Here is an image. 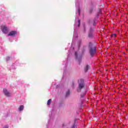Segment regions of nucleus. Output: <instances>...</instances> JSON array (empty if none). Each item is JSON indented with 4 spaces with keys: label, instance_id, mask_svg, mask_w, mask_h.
<instances>
[{
    "label": "nucleus",
    "instance_id": "nucleus-1",
    "mask_svg": "<svg viewBox=\"0 0 128 128\" xmlns=\"http://www.w3.org/2000/svg\"><path fill=\"white\" fill-rule=\"evenodd\" d=\"M89 54L90 56H94L96 54V46H94L92 42L88 44Z\"/></svg>",
    "mask_w": 128,
    "mask_h": 128
},
{
    "label": "nucleus",
    "instance_id": "nucleus-2",
    "mask_svg": "<svg viewBox=\"0 0 128 128\" xmlns=\"http://www.w3.org/2000/svg\"><path fill=\"white\" fill-rule=\"evenodd\" d=\"M86 86V84L84 83V79H80L78 80V87L77 88L78 92H80Z\"/></svg>",
    "mask_w": 128,
    "mask_h": 128
},
{
    "label": "nucleus",
    "instance_id": "nucleus-3",
    "mask_svg": "<svg viewBox=\"0 0 128 128\" xmlns=\"http://www.w3.org/2000/svg\"><path fill=\"white\" fill-rule=\"evenodd\" d=\"M94 27H90L88 32V37L89 38H94Z\"/></svg>",
    "mask_w": 128,
    "mask_h": 128
},
{
    "label": "nucleus",
    "instance_id": "nucleus-4",
    "mask_svg": "<svg viewBox=\"0 0 128 128\" xmlns=\"http://www.w3.org/2000/svg\"><path fill=\"white\" fill-rule=\"evenodd\" d=\"M88 22L89 24L93 26V28H94V26H96V18L90 19Z\"/></svg>",
    "mask_w": 128,
    "mask_h": 128
},
{
    "label": "nucleus",
    "instance_id": "nucleus-5",
    "mask_svg": "<svg viewBox=\"0 0 128 128\" xmlns=\"http://www.w3.org/2000/svg\"><path fill=\"white\" fill-rule=\"evenodd\" d=\"M1 30L4 34H8L10 30V28L4 26H1Z\"/></svg>",
    "mask_w": 128,
    "mask_h": 128
},
{
    "label": "nucleus",
    "instance_id": "nucleus-6",
    "mask_svg": "<svg viewBox=\"0 0 128 128\" xmlns=\"http://www.w3.org/2000/svg\"><path fill=\"white\" fill-rule=\"evenodd\" d=\"M18 32L16 30H12L8 34V36H16Z\"/></svg>",
    "mask_w": 128,
    "mask_h": 128
},
{
    "label": "nucleus",
    "instance_id": "nucleus-7",
    "mask_svg": "<svg viewBox=\"0 0 128 128\" xmlns=\"http://www.w3.org/2000/svg\"><path fill=\"white\" fill-rule=\"evenodd\" d=\"M3 92L4 93L5 96H12V94L10 92H8V90H6V88L4 89Z\"/></svg>",
    "mask_w": 128,
    "mask_h": 128
},
{
    "label": "nucleus",
    "instance_id": "nucleus-8",
    "mask_svg": "<svg viewBox=\"0 0 128 128\" xmlns=\"http://www.w3.org/2000/svg\"><path fill=\"white\" fill-rule=\"evenodd\" d=\"M75 56L76 60H78L79 64H80V63L82 62V56H80L78 58V52H75Z\"/></svg>",
    "mask_w": 128,
    "mask_h": 128
},
{
    "label": "nucleus",
    "instance_id": "nucleus-9",
    "mask_svg": "<svg viewBox=\"0 0 128 128\" xmlns=\"http://www.w3.org/2000/svg\"><path fill=\"white\" fill-rule=\"evenodd\" d=\"M74 26H76V28H80V20H78V22H75Z\"/></svg>",
    "mask_w": 128,
    "mask_h": 128
},
{
    "label": "nucleus",
    "instance_id": "nucleus-10",
    "mask_svg": "<svg viewBox=\"0 0 128 128\" xmlns=\"http://www.w3.org/2000/svg\"><path fill=\"white\" fill-rule=\"evenodd\" d=\"M70 128H78V126H76V120H74V124Z\"/></svg>",
    "mask_w": 128,
    "mask_h": 128
},
{
    "label": "nucleus",
    "instance_id": "nucleus-11",
    "mask_svg": "<svg viewBox=\"0 0 128 128\" xmlns=\"http://www.w3.org/2000/svg\"><path fill=\"white\" fill-rule=\"evenodd\" d=\"M100 14H102V10H100L96 14V17L94 18H96V20L100 18Z\"/></svg>",
    "mask_w": 128,
    "mask_h": 128
},
{
    "label": "nucleus",
    "instance_id": "nucleus-12",
    "mask_svg": "<svg viewBox=\"0 0 128 128\" xmlns=\"http://www.w3.org/2000/svg\"><path fill=\"white\" fill-rule=\"evenodd\" d=\"M76 14H78V16H80V7H78V9L76 12Z\"/></svg>",
    "mask_w": 128,
    "mask_h": 128
},
{
    "label": "nucleus",
    "instance_id": "nucleus-13",
    "mask_svg": "<svg viewBox=\"0 0 128 128\" xmlns=\"http://www.w3.org/2000/svg\"><path fill=\"white\" fill-rule=\"evenodd\" d=\"M24 105H21L19 108L20 112H22V110H24Z\"/></svg>",
    "mask_w": 128,
    "mask_h": 128
},
{
    "label": "nucleus",
    "instance_id": "nucleus-14",
    "mask_svg": "<svg viewBox=\"0 0 128 128\" xmlns=\"http://www.w3.org/2000/svg\"><path fill=\"white\" fill-rule=\"evenodd\" d=\"M88 68H89V66L88 65H87L85 68H84V72H88Z\"/></svg>",
    "mask_w": 128,
    "mask_h": 128
},
{
    "label": "nucleus",
    "instance_id": "nucleus-15",
    "mask_svg": "<svg viewBox=\"0 0 128 128\" xmlns=\"http://www.w3.org/2000/svg\"><path fill=\"white\" fill-rule=\"evenodd\" d=\"M52 102V99H50L48 100L47 104L48 106H50Z\"/></svg>",
    "mask_w": 128,
    "mask_h": 128
},
{
    "label": "nucleus",
    "instance_id": "nucleus-16",
    "mask_svg": "<svg viewBox=\"0 0 128 128\" xmlns=\"http://www.w3.org/2000/svg\"><path fill=\"white\" fill-rule=\"evenodd\" d=\"M70 96V90H68L67 92H66V96Z\"/></svg>",
    "mask_w": 128,
    "mask_h": 128
},
{
    "label": "nucleus",
    "instance_id": "nucleus-17",
    "mask_svg": "<svg viewBox=\"0 0 128 128\" xmlns=\"http://www.w3.org/2000/svg\"><path fill=\"white\" fill-rule=\"evenodd\" d=\"M112 36H114V38L116 37V34H112L111 37L112 38Z\"/></svg>",
    "mask_w": 128,
    "mask_h": 128
},
{
    "label": "nucleus",
    "instance_id": "nucleus-18",
    "mask_svg": "<svg viewBox=\"0 0 128 128\" xmlns=\"http://www.w3.org/2000/svg\"><path fill=\"white\" fill-rule=\"evenodd\" d=\"M84 96H86V94L84 93L80 95L81 98H84Z\"/></svg>",
    "mask_w": 128,
    "mask_h": 128
},
{
    "label": "nucleus",
    "instance_id": "nucleus-19",
    "mask_svg": "<svg viewBox=\"0 0 128 128\" xmlns=\"http://www.w3.org/2000/svg\"><path fill=\"white\" fill-rule=\"evenodd\" d=\"M10 60V57L8 56L6 58V60L8 62V60Z\"/></svg>",
    "mask_w": 128,
    "mask_h": 128
},
{
    "label": "nucleus",
    "instance_id": "nucleus-20",
    "mask_svg": "<svg viewBox=\"0 0 128 128\" xmlns=\"http://www.w3.org/2000/svg\"><path fill=\"white\" fill-rule=\"evenodd\" d=\"M92 10H93L92 8H90V14H92Z\"/></svg>",
    "mask_w": 128,
    "mask_h": 128
},
{
    "label": "nucleus",
    "instance_id": "nucleus-21",
    "mask_svg": "<svg viewBox=\"0 0 128 128\" xmlns=\"http://www.w3.org/2000/svg\"><path fill=\"white\" fill-rule=\"evenodd\" d=\"M3 128H8V125H6L4 126Z\"/></svg>",
    "mask_w": 128,
    "mask_h": 128
},
{
    "label": "nucleus",
    "instance_id": "nucleus-22",
    "mask_svg": "<svg viewBox=\"0 0 128 128\" xmlns=\"http://www.w3.org/2000/svg\"><path fill=\"white\" fill-rule=\"evenodd\" d=\"M72 86H74V82H72Z\"/></svg>",
    "mask_w": 128,
    "mask_h": 128
},
{
    "label": "nucleus",
    "instance_id": "nucleus-23",
    "mask_svg": "<svg viewBox=\"0 0 128 128\" xmlns=\"http://www.w3.org/2000/svg\"><path fill=\"white\" fill-rule=\"evenodd\" d=\"M84 32H86V27L84 26Z\"/></svg>",
    "mask_w": 128,
    "mask_h": 128
},
{
    "label": "nucleus",
    "instance_id": "nucleus-24",
    "mask_svg": "<svg viewBox=\"0 0 128 128\" xmlns=\"http://www.w3.org/2000/svg\"><path fill=\"white\" fill-rule=\"evenodd\" d=\"M70 122H72L70 121L69 122H68V124H70Z\"/></svg>",
    "mask_w": 128,
    "mask_h": 128
},
{
    "label": "nucleus",
    "instance_id": "nucleus-25",
    "mask_svg": "<svg viewBox=\"0 0 128 128\" xmlns=\"http://www.w3.org/2000/svg\"><path fill=\"white\" fill-rule=\"evenodd\" d=\"M63 126H64V124H63Z\"/></svg>",
    "mask_w": 128,
    "mask_h": 128
}]
</instances>
